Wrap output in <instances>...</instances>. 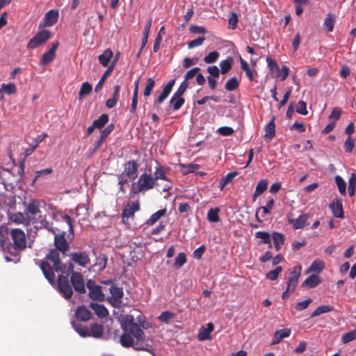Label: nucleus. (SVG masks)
I'll use <instances>...</instances> for the list:
<instances>
[{
    "label": "nucleus",
    "mask_w": 356,
    "mask_h": 356,
    "mask_svg": "<svg viewBox=\"0 0 356 356\" xmlns=\"http://www.w3.org/2000/svg\"><path fill=\"white\" fill-rule=\"evenodd\" d=\"M138 324L130 314L123 315L120 318L122 334L120 338V343L124 348L131 347L136 350L146 351L154 356L152 348L153 340L149 337H147L143 331V329L151 327V324L142 316L138 317Z\"/></svg>",
    "instance_id": "f257e3e1"
},
{
    "label": "nucleus",
    "mask_w": 356,
    "mask_h": 356,
    "mask_svg": "<svg viewBox=\"0 0 356 356\" xmlns=\"http://www.w3.org/2000/svg\"><path fill=\"white\" fill-rule=\"evenodd\" d=\"M40 268L47 278V280L53 284L55 280L54 271L61 272L62 273H72L71 283L74 290L80 293L86 292L85 283L83 276L79 273L74 272L72 264H69L67 270H65V266L60 265L59 253L57 250H53L46 256L44 259L41 261Z\"/></svg>",
    "instance_id": "f03ea898"
},
{
    "label": "nucleus",
    "mask_w": 356,
    "mask_h": 356,
    "mask_svg": "<svg viewBox=\"0 0 356 356\" xmlns=\"http://www.w3.org/2000/svg\"><path fill=\"white\" fill-rule=\"evenodd\" d=\"M105 284L110 286L111 296L106 298L108 302L114 307H120L122 304V298L124 296L122 288L115 286L111 281H106Z\"/></svg>",
    "instance_id": "7ed1b4c3"
},
{
    "label": "nucleus",
    "mask_w": 356,
    "mask_h": 356,
    "mask_svg": "<svg viewBox=\"0 0 356 356\" xmlns=\"http://www.w3.org/2000/svg\"><path fill=\"white\" fill-rule=\"evenodd\" d=\"M51 35V32L48 30H42L39 31L33 38L28 42L27 47L29 49H35L39 45L47 41Z\"/></svg>",
    "instance_id": "20e7f679"
},
{
    "label": "nucleus",
    "mask_w": 356,
    "mask_h": 356,
    "mask_svg": "<svg viewBox=\"0 0 356 356\" xmlns=\"http://www.w3.org/2000/svg\"><path fill=\"white\" fill-rule=\"evenodd\" d=\"M15 250H22L26 247V236L24 232L20 229H13L10 232Z\"/></svg>",
    "instance_id": "39448f33"
},
{
    "label": "nucleus",
    "mask_w": 356,
    "mask_h": 356,
    "mask_svg": "<svg viewBox=\"0 0 356 356\" xmlns=\"http://www.w3.org/2000/svg\"><path fill=\"white\" fill-rule=\"evenodd\" d=\"M58 289L65 299H69L72 297L73 291L66 276L60 275L58 277Z\"/></svg>",
    "instance_id": "423d86ee"
},
{
    "label": "nucleus",
    "mask_w": 356,
    "mask_h": 356,
    "mask_svg": "<svg viewBox=\"0 0 356 356\" xmlns=\"http://www.w3.org/2000/svg\"><path fill=\"white\" fill-rule=\"evenodd\" d=\"M86 285L89 290V296L91 299L99 301L105 300V296L100 286L95 284V282L92 280H89Z\"/></svg>",
    "instance_id": "0eeeda50"
},
{
    "label": "nucleus",
    "mask_w": 356,
    "mask_h": 356,
    "mask_svg": "<svg viewBox=\"0 0 356 356\" xmlns=\"http://www.w3.org/2000/svg\"><path fill=\"white\" fill-rule=\"evenodd\" d=\"M40 203L37 200H31L25 204L24 211L27 216L32 218V224L35 222L36 216L40 213Z\"/></svg>",
    "instance_id": "6e6552de"
},
{
    "label": "nucleus",
    "mask_w": 356,
    "mask_h": 356,
    "mask_svg": "<svg viewBox=\"0 0 356 356\" xmlns=\"http://www.w3.org/2000/svg\"><path fill=\"white\" fill-rule=\"evenodd\" d=\"M301 271L302 267L300 266H296L293 268L287 280L286 289L288 291H291L292 292L295 291Z\"/></svg>",
    "instance_id": "1a4fd4ad"
},
{
    "label": "nucleus",
    "mask_w": 356,
    "mask_h": 356,
    "mask_svg": "<svg viewBox=\"0 0 356 356\" xmlns=\"http://www.w3.org/2000/svg\"><path fill=\"white\" fill-rule=\"evenodd\" d=\"M156 179H138L137 182L131 184V193L134 194L140 191H145L152 188L154 185Z\"/></svg>",
    "instance_id": "9d476101"
},
{
    "label": "nucleus",
    "mask_w": 356,
    "mask_h": 356,
    "mask_svg": "<svg viewBox=\"0 0 356 356\" xmlns=\"http://www.w3.org/2000/svg\"><path fill=\"white\" fill-rule=\"evenodd\" d=\"M9 220L12 222L16 224H22L26 226H29L32 224V218L30 216H27L25 213L17 212L15 213L9 214Z\"/></svg>",
    "instance_id": "9b49d317"
},
{
    "label": "nucleus",
    "mask_w": 356,
    "mask_h": 356,
    "mask_svg": "<svg viewBox=\"0 0 356 356\" xmlns=\"http://www.w3.org/2000/svg\"><path fill=\"white\" fill-rule=\"evenodd\" d=\"M140 209V206L138 202H132L128 203L122 212V219L124 223H127V220L129 218H132L134 213L138 211Z\"/></svg>",
    "instance_id": "f8f14e48"
},
{
    "label": "nucleus",
    "mask_w": 356,
    "mask_h": 356,
    "mask_svg": "<svg viewBox=\"0 0 356 356\" xmlns=\"http://www.w3.org/2000/svg\"><path fill=\"white\" fill-rule=\"evenodd\" d=\"M59 13L57 10H49L44 17V24L41 26H50L54 25L58 19Z\"/></svg>",
    "instance_id": "ddd939ff"
},
{
    "label": "nucleus",
    "mask_w": 356,
    "mask_h": 356,
    "mask_svg": "<svg viewBox=\"0 0 356 356\" xmlns=\"http://www.w3.org/2000/svg\"><path fill=\"white\" fill-rule=\"evenodd\" d=\"M137 170V163L134 161H129L124 165V170L122 172V175L129 178H136Z\"/></svg>",
    "instance_id": "4468645a"
},
{
    "label": "nucleus",
    "mask_w": 356,
    "mask_h": 356,
    "mask_svg": "<svg viewBox=\"0 0 356 356\" xmlns=\"http://www.w3.org/2000/svg\"><path fill=\"white\" fill-rule=\"evenodd\" d=\"M330 209L333 216L336 218H343L342 202L339 199H334L330 204Z\"/></svg>",
    "instance_id": "2eb2a0df"
},
{
    "label": "nucleus",
    "mask_w": 356,
    "mask_h": 356,
    "mask_svg": "<svg viewBox=\"0 0 356 356\" xmlns=\"http://www.w3.org/2000/svg\"><path fill=\"white\" fill-rule=\"evenodd\" d=\"M54 243L56 249L63 253L67 251L69 248V245L65 238L64 233H63L61 235H55Z\"/></svg>",
    "instance_id": "dca6fc26"
},
{
    "label": "nucleus",
    "mask_w": 356,
    "mask_h": 356,
    "mask_svg": "<svg viewBox=\"0 0 356 356\" xmlns=\"http://www.w3.org/2000/svg\"><path fill=\"white\" fill-rule=\"evenodd\" d=\"M72 259L81 266H86L90 262V259L86 252H76L71 254Z\"/></svg>",
    "instance_id": "f3484780"
},
{
    "label": "nucleus",
    "mask_w": 356,
    "mask_h": 356,
    "mask_svg": "<svg viewBox=\"0 0 356 356\" xmlns=\"http://www.w3.org/2000/svg\"><path fill=\"white\" fill-rule=\"evenodd\" d=\"M309 217V214L303 213L296 219H290L289 222L293 225L294 229H299L303 228L307 225V220Z\"/></svg>",
    "instance_id": "a211bd4d"
},
{
    "label": "nucleus",
    "mask_w": 356,
    "mask_h": 356,
    "mask_svg": "<svg viewBox=\"0 0 356 356\" xmlns=\"http://www.w3.org/2000/svg\"><path fill=\"white\" fill-rule=\"evenodd\" d=\"M214 326L212 323L207 324V327H202L199 331L198 339L204 341L211 339V332L213 330Z\"/></svg>",
    "instance_id": "6ab92c4d"
},
{
    "label": "nucleus",
    "mask_w": 356,
    "mask_h": 356,
    "mask_svg": "<svg viewBox=\"0 0 356 356\" xmlns=\"http://www.w3.org/2000/svg\"><path fill=\"white\" fill-rule=\"evenodd\" d=\"M89 337L94 338H101L104 334V327L101 324L93 323L88 327Z\"/></svg>",
    "instance_id": "aec40b11"
},
{
    "label": "nucleus",
    "mask_w": 356,
    "mask_h": 356,
    "mask_svg": "<svg viewBox=\"0 0 356 356\" xmlns=\"http://www.w3.org/2000/svg\"><path fill=\"white\" fill-rule=\"evenodd\" d=\"M175 81L174 79L170 80L168 84L163 88L161 93L159 96L156 102L158 104H161L168 97L170 93L173 86L175 85Z\"/></svg>",
    "instance_id": "412c9836"
},
{
    "label": "nucleus",
    "mask_w": 356,
    "mask_h": 356,
    "mask_svg": "<svg viewBox=\"0 0 356 356\" xmlns=\"http://www.w3.org/2000/svg\"><path fill=\"white\" fill-rule=\"evenodd\" d=\"M291 334V329L284 328L282 330H276L275 332L274 338L273 339L272 343L277 344L279 343L283 339L289 337Z\"/></svg>",
    "instance_id": "4be33fe9"
},
{
    "label": "nucleus",
    "mask_w": 356,
    "mask_h": 356,
    "mask_svg": "<svg viewBox=\"0 0 356 356\" xmlns=\"http://www.w3.org/2000/svg\"><path fill=\"white\" fill-rule=\"evenodd\" d=\"M274 120L275 118L273 117L269 123L265 127V134L264 137L266 141L271 140L275 135Z\"/></svg>",
    "instance_id": "5701e85b"
},
{
    "label": "nucleus",
    "mask_w": 356,
    "mask_h": 356,
    "mask_svg": "<svg viewBox=\"0 0 356 356\" xmlns=\"http://www.w3.org/2000/svg\"><path fill=\"white\" fill-rule=\"evenodd\" d=\"M271 240L273 241V245L277 251H279L284 243L285 237L280 232H273L271 235Z\"/></svg>",
    "instance_id": "b1692460"
},
{
    "label": "nucleus",
    "mask_w": 356,
    "mask_h": 356,
    "mask_svg": "<svg viewBox=\"0 0 356 356\" xmlns=\"http://www.w3.org/2000/svg\"><path fill=\"white\" fill-rule=\"evenodd\" d=\"M90 308L95 312L96 315L100 318H104L108 314L107 309L103 305L91 302Z\"/></svg>",
    "instance_id": "393cba45"
},
{
    "label": "nucleus",
    "mask_w": 356,
    "mask_h": 356,
    "mask_svg": "<svg viewBox=\"0 0 356 356\" xmlns=\"http://www.w3.org/2000/svg\"><path fill=\"white\" fill-rule=\"evenodd\" d=\"M90 312L83 306L79 307L76 312V317L81 321H86L90 318Z\"/></svg>",
    "instance_id": "a878e982"
},
{
    "label": "nucleus",
    "mask_w": 356,
    "mask_h": 356,
    "mask_svg": "<svg viewBox=\"0 0 356 356\" xmlns=\"http://www.w3.org/2000/svg\"><path fill=\"white\" fill-rule=\"evenodd\" d=\"M325 268V264L323 261L320 259L314 260L312 264L310 265L309 268L307 270V273L310 272L319 273Z\"/></svg>",
    "instance_id": "bb28decb"
},
{
    "label": "nucleus",
    "mask_w": 356,
    "mask_h": 356,
    "mask_svg": "<svg viewBox=\"0 0 356 356\" xmlns=\"http://www.w3.org/2000/svg\"><path fill=\"white\" fill-rule=\"evenodd\" d=\"M114 69V63H112L106 69V70L103 74L102 76L101 77L100 80L99 81L98 83L96 85L95 88V91L96 92H98L103 87V85L107 78V76L113 72Z\"/></svg>",
    "instance_id": "cd10ccee"
},
{
    "label": "nucleus",
    "mask_w": 356,
    "mask_h": 356,
    "mask_svg": "<svg viewBox=\"0 0 356 356\" xmlns=\"http://www.w3.org/2000/svg\"><path fill=\"white\" fill-rule=\"evenodd\" d=\"M113 51L110 49H106L102 54L99 55L98 58L99 63L104 66H108L111 59L113 57Z\"/></svg>",
    "instance_id": "c85d7f7f"
},
{
    "label": "nucleus",
    "mask_w": 356,
    "mask_h": 356,
    "mask_svg": "<svg viewBox=\"0 0 356 356\" xmlns=\"http://www.w3.org/2000/svg\"><path fill=\"white\" fill-rule=\"evenodd\" d=\"M321 282L320 277L316 275H312L308 277L302 284V286L313 288L316 286Z\"/></svg>",
    "instance_id": "c756f323"
},
{
    "label": "nucleus",
    "mask_w": 356,
    "mask_h": 356,
    "mask_svg": "<svg viewBox=\"0 0 356 356\" xmlns=\"http://www.w3.org/2000/svg\"><path fill=\"white\" fill-rule=\"evenodd\" d=\"M233 64V58L232 57H227V59L222 60L220 63V72L222 74L227 73L232 68Z\"/></svg>",
    "instance_id": "7c9ffc66"
},
{
    "label": "nucleus",
    "mask_w": 356,
    "mask_h": 356,
    "mask_svg": "<svg viewBox=\"0 0 356 356\" xmlns=\"http://www.w3.org/2000/svg\"><path fill=\"white\" fill-rule=\"evenodd\" d=\"M268 183L265 179H261L256 186L255 191L253 194L254 200H256L261 193H263L267 188Z\"/></svg>",
    "instance_id": "2f4dec72"
},
{
    "label": "nucleus",
    "mask_w": 356,
    "mask_h": 356,
    "mask_svg": "<svg viewBox=\"0 0 356 356\" xmlns=\"http://www.w3.org/2000/svg\"><path fill=\"white\" fill-rule=\"evenodd\" d=\"M199 168V165L197 164H189L184 168V172L187 173H194L195 176H204L205 173L202 171H197Z\"/></svg>",
    "instance_id": "473e14b6"
},
{
    "label": "nucleus",
    "mask_w": 356,
    "mask_h": 356,
    "mask_svg": "<svg viewBox=\"0 0 356 356\" xmlns=\"http://www.w3.org/2000/svg\"><path fill=\"white\" fill-rule=\"evenodd\" d=\"M219 212H220V209L218 207L210 209L207 213L208 220L211 222H218L220 220V217L218 215Z\"/></svg>",
    "instance_id": "72a5a7b5"
},
{
    "label": "nucleus",
    "mask_w": 356,
    "mask_h": 356,
    "mask_svg": "<svg viewBox=\"0 0 356 356\" xmlns=\"http://www.w3.org/2000/svg\"><path fill=\"white\" fill-rule=\"evenodd\" d=\"M72 324L74 327L75 331L81 337H89L88 334V327L84 326L81 324H76L74 322H72Z\"/></svg>",
    "instance_id": "f704fd0d"
},
{
    "label": "nucleus",
    "mask_w": 356,
    "mask_h": 356,
    "mask_svg": "<svg viewBox=\"0 0 356 356\" xmlns=\"http://www.w3.org/2000/svg\"><path fill=\"white\" fill-rule=\"evenodd\" d=\"M239 86V81L236 77H232L227 80L225 83V88L227 91H234Z\"/></svg>",
    "instance_id": "c9c22d12"
},
{
    "label": "nucleus",
    "mask_w": 356,
    "mask_h": 356,
    "mask_svg": "<svg viewBox=\"0 0 356 356\" xmlns=\"http://www.w3.org/2000/svg\"><path fill=\"white\" fill-rule=\"evenodd\" d=\"M185 100L181 97H175V95L170 99V104L172 106L175 111L179 110L184 104Z\"/></svg>",
    "instance_id": "e433bc0d"
},
{
    "label": "nucleus",
    "mask_w": 356,
    "mask_h": 356,
    "mask_svg": "<svg viewBox=\"0 0 356 356\" xmlns=\"http://www.w3.org/2000/svg\"><path fill=\"white\" fill-rule=\"evenodd\" d=\"M108 115L107 114H102L100 117L95 120L93 122L94 127H96V129H102L104 127V125L108 122Z\"/></svg>",
    "instance_id": "4c0bfd02"
},
{
    "label": "nucleus",
    "mask_w": 356,
    "mask_h": 356,
    "mask_svg": "<svg viewBox=\"0 0 356 356\" xmlns=\"http://www.w3.org/2000/svg\"><path fill=\"white\" fill-rule=\"evenodd\" d=\"M165 209H161L153 213L147 221L149 225H152L156 223L162 216L165 213Z\"/></svg>",
    "instance_id": "58836bf2"
},
{
    "label": "nucleus",
    "mask_w": 356,
    "mask_h": 356,
    "mask_svg": "<svg viewBox=\"0 0 356 356\" xmlns=\"http://www.w3.org/2000/svg\"><path fill=\"white\" fill-rule=\"evenodd\" d=\"M255 237L261 239L263 243L268 244L270 248L272 246L270 244L271 236L269 233L266 232H257L255 233Z\"/></svg>",
    "instance_id": "ea45409f"
},
{
    "label": "nucleus",
    "mask_w": 356,
    "mask_h": 356,
    "mask_svg": "<svg viewBox=\"0 0 356 356\" xmlns=\"http://www.w3.org/2000/svg\"><path fill=\"white\" fill-rule=\"evenodd\" d=\"M333 307L330 305H322L316 308L311 314V317H315L322 314L328 313L332 311Z\"/></svg>",
    "instance_id": "a19ab883"
},
{
    "label": "nucleus",
    "mask_w": 356,
    "mask_h": 356,
    "mask_svg": "<svg viewBox=\"0 0 356 356\" xmlns=\"http://www.w3.org/2000/svg\"><path fill=\"white\" fill-rule=\"evenodd\" d=\"M152 26V19H149L147 22V24L145 26L144 31H143V37L142 39V48H144L147 42L148 35L149 33V30Z\"/></svg>",
    "instance_id": "79ce46f5"
},
{
    "label": "nucleus",
    "mask_w": 356,
    "mask_h": 356,
    "mask_svg": "<svg viewBox=\"0 0 356 356\" xmlns=\"http://www.w3.org/2000/svg\"><path fill=\"white\" fill-rule=\"evenodd\" d=\"M186 263V254L184 252H181V253L178 254V255L175 258V261L174 263V268L175 269H179L182 266H184Z\"/></svg>",
    "instance_id": "37998d69"
},
{
    "label": "nucleus",
    "mask_w": 356,
    "mask_h": 356,
    "mask_svg": "<svg viewBox=\"0 0 356 356\" xmlns=\"http://www.w3.org/2000/svg\"><path fill=\"white\" fill-rule=\"evenodd\" d=\"M92 89V86L88 82H84L79 92V99H81L84 95H89Z\"/></svg>",
    "instance_id": "c03bdc74"
},
{
    "label": "nucleus",
    "mask_w": 356,
    "mask_h": 356,
    "mask_svg": "<svg viewBox=\"0 0 356 356\" xmlns=\"http://www.w3.org/2000/svg\"><path fill=\"white\" fill-rule=\"evenodd\" d=\"M323 25L327 29V31H332L334 25V16L331 13L328 14L324 21Z\"/></svg>",
    "instance_id": "a18cd8bd"
},
{
    "label": "nucleus",
    "mask_w": 356,
    "mask_h": 356,
    "mask_svg": "<svg viewBox=\"0 0 356 356\" xmlns=\"http://www.w3.org/2000/svg\"><path fill=\"white\" fill-rule=\"evenodd\" d=\"M282 271V268L281 266H277L274 270L269 271L266 275V277L271 281L276 280Z\"/></svg>",
    "instance_id": "49530a36"
},
{
    "label": "nucleus",
    "mask_w": 356,
    "mask_h": 356,
    "mask_svg": "<svg viewBox=\"0 0 356 356\" xmlns=\"http://www.w3.org/2000/svg\"><path fill=\"white\" fill-rule=\"evenodd\" d=\"M147 83L144 90V96L145 97H149L151 95L152 90L155 86V81L152 78H148L147 80Z\"/></svg>",
    "instance_id": "de8ad7c7"
},
{
    "label": "nucleus",
    "mask_w": 356,
    "mask_h": 356,
    "mask_svg": "<svg viewBox=\"0 0 356 356\" xmlns=\"http://www.w3.org/2000/svg\"><path fill=\"white\" fill-rule=\"evenodd\" d=\"M219 56L220 54L218 51H211L204 58V61L208 64L213 63L218 60Z\"/></svg>",
    "instance_id": "09e8293b"
},
{
    "label": "nucleus",
    "mask_w": 356,
    "mask_h": 356,
    "mask_svg": "<svg viewBox=\"0 0 356 356\" xmlns=\"http://www.w3.org/2000/svg\"><path fill=\"white\" fill-rule=\"evenodd\" d=\"M55 56H56L55 54H53V53L50 52L49 51H48L47 52H45L42 55L41 63L42 65H47V64L51 63L54 59Z\"/></svg>",
    "instance_id": "8fccbe9b"
},
{
    "label": "nucleus",
    "mask_w": 356,
    "mask_h": 356,
    "mask_svg": "<svg viewBox=\"0 0 356 356\" xmlns=\"http://www.w3.org/2000/svg\"><path fill=\"white\" fill-rule=\"evenodd\" d=\"M1 90L4 91L8 95H12L15 93L16 92V87L14 83H10L8 84H2L1 86Z\"/></svg>",
    "instance_id": "3c124183"
},
{
    "label": "nucleus",
    "mask_w": 356,
    "mask_h": 356,
    "mask_svg": "<svg viewBox=\"0 0 356 356\" xmlns=\"http://www.w3.org/2000/svg\"><path fill=\"white\" fill-rule=\"evenodd\" d=\"M356 339V331H351L342 336L341 341L343 343H347Z\"/></svg>",
    "instance_id": "603ef678"
},
{
    "label": "nucleus",
    "mask_w": 356,
    "mask_h": 356,
    "mask_svg": "<svg viewBox=\"0 0 356 356\" xmlns=\"http://www.w3.org/2000/svg\"><path fill=\"white\" fill-rule=\"evenodd\" d=\"M296 112L301 115H307V104L306 102L303 101L298 102L297 106H296Z\"/></svg>",
    "instance_id": "864d4df0"
},
{
    "label": "nucleus",
    "mask_w": 356,
    "mask_h": 356,
    "mask_svg": "<svg viewBox=\"0 0 356 356\" xmlns=\"http://www.w3.org/2000/svg\"><path fill=\"white\" fill-rule=\"evenodd\" d=\"M204 40H205L204 37H198L195 40H191L189 42H188V47L189 49H192V48L200 46L203 44Z\"/></svg>",
    "instance_id": "5fc2aeb1"
},
{
    "label": "nucleus",
    "mask_w": 356,
    "mask_h": 356,
    "mask_svg": "<svg viewBox=\"0 0 356 356\" xmlns=\"http://www.w3.org/2000/svg\"><path fill=\"white\" fill-rule=\"evenodd\" d=\"M218 133L224 136H229L234 134V131L229 127H221L218 129Z\"/></svg>",
    "instance_id": "6e6d98bb"
},
{
    "label": "nucleus",
    "mask_w": 356,
    "mask_h": 356,
    "mask_svg": "<svg viewBox=\"0 0 356 356\" xmlns=\"http://www.w3.org/2000/svg\"><path fill=\"white\" fill-rule=\"evenodd\" d=\"M187 87H188V83L186 81H184L183 82L181 83L179 88L174 93L173 95H175V97H181L184 95V93L185 92Z\"/></svg>",
    "instance_id": "4d7b16f0"
},
{
    "label": "nucleus",
    "mask_w": 356,
    "mask_h": 356,
    "mask_svg": "<svg viewBox=\"0 0 356 356\" xmlns=\"http://www.w3.org/2000/svg\"><path fill=\"white\" fill-rule=\"evenodd\" d=\"M336 183L339 189V193L342 195H346V183L344 181V179H335Z\"/></svg>",
    "instance_id": "13d9d810"
},
{
    "label": "nucleus",
    "mask_w": 356,
    "mask_h": 356,
    "mask_svg": "<svg viewBox=\"0 0 356 356\" xmlns=\"http://www.w3.org/2000/svg\"><path fill=\"white\" fill-rule=\"evenodd\" d=\"M207 70L209 73V76H211L213 78L218 77L220 73H221L218 67L216 65L209 66Z\"/></svg>",
    "instance_id": "bf43d9fd"
},
{
    "label": "nucleus",
    "mask_w": 356,
    "mask_h": 356,
    "mask_svg": "<svg viewBox=\"0 0 356 356\" xmlns=\"http://www.w3.org/2000/svg\"><path fill=\"white\" fill-rule=\"evenodd\" d=\"M355 145V140L350 136H349L346 142L344 143V149L347 152H352Z\"/></svg>",
    "instance_id": "052dcab7"
},
{
    "label": "nucleus",
    "mask_w": 356,
    "mask_h": 356,
    "mask_svg": "<svg viewBox=\"0 0 356 356\" xmlns=\"http://www.w3.org/2000/svg\"><path fill=\"white\" fill-rule=\"evenodd\" d=\"M200 70V69L197 67L188 70L184 75V81L187 82L188 80L193 78Z\"/></svg>",
    "instance_id": "680f3d73"
},
{
    "label": "nucleus",
    "mask_w": 356,
    "mask_h": 356,
    "mask_svg": "<svg viewBox=\"0 0 356 356\" xmlns=\"http://www.w3.org/2000/svg\"><path fill=\"white\" fill-rule=\"evenodd\" d=\"M312 302V300L311 298H308L304 301L299 302L297 303L296 308L298 311H302L305 309Z\"/></svg>",
    "instance_id": "e2e57ef3"
},
{
    "label": "nucleus",
    "mask_w": 356,
    "mask_h": 356,
    "mask_svg": "<svg viewBox=\"0 0 356 356\" xmlns=\"http://www.w3.org/2000/svg\"><path fill=\"white\" fill-rule=\"evenodd\" d=\"M115 125L114 124H108L102 132L101 136L102 139H106L107 136L114 130Z\"/></svg>",
    "instance_id": "0e129e2a"
},
{
    "label": "nucleus",
    "mask_w": 356,
    "mask_h": 356,
    "mask_svg": "<svg viewBox=\"0 0 356 356\" xmlns=\"http://www.w3.org/2000/svg\"><path fill=\"white\" fill-rule=\"evenodd\" d=\"M238 15L235 13H232L229 18V27L232 29H235L237 26Z\"/></svg>",
    "instance_id": "69168bd1"
},
{
    "label": "nucleus",
    "mask_w": 356,
    "mask_h": 356,
    "mask_svg": "<svg viewBox=\"0 0 356 356\" xmlns=\"http://www.w3.org/2000/svg\"><path fill=\"white\" fill-rule=\"evenodd\" d=\"M189 30L191 33L197 34H204L207 33V29L204 27L196 25H191Z\"/></svg>",
    "instance_id": "338daca9"
},
{
    "label": "nucleus",
    "mask_w": 356,
    "mask_h": 356,
    "mask_svg": "<svg viewBox=\"0 0 356 356\" xmlns=\"http://www.w3.org/2000/svg\"><path fill=\"white\" fill-rule=\"evenodd\" d=\"M198 61L197 58H185L183 61V66L184 68H189L191 66L195 65Z\"/></svg>",
    "instance_id": "774afa93"
}]
</instances>
